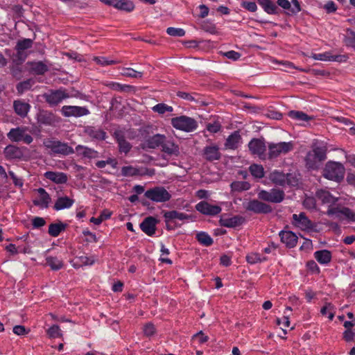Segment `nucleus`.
I'll list each match as a JSON object with an SVG mask.
<instances>
[{"label": "nucleus", "instance_id": "1", "mask_svg": "<svg viewBox=\"0 0 355 355\" xmlns=\"http://www.w3.org/2000/svg\"><path fill=\"white\" fill-rule=\"evenodd\" d=\"M326 159L327 147L324 145L314 146L306 155L305 166L309 170H318Z\"/></svg>", "mask_w": 355, "mask_h": 355}, {"label": "nucleus", "instance_id": "2", "mask_svg": "<svg viewBox=\"0 0 355 355\" xmlns=\"http://www.w3.org/2000/svg\"><path fill=\"white\" fill-rule=\"evenodd\" d=\"M345 168L338 162L328 161L323 168L322 176L337 183L341 182L345 177Z\"/></svg>", "mask_w": 355, "mask_h": 355}, {"label": "nucleus", "instance_id": "3", "mask_svg": "<svg viewBox=\"0 0 355 355\" xmlns=\"http://www.w3.org/2000/svg\"><path fill=\"white\" fill-rule=\"evenodd\" d=\"M28 128L23 125L12 128L7 133V137L12 142H22L29 145L33 141V137L28 132Z\"/></svg>", "mask_w": 355, "mask_h": 355}, {"label": "nucleus", "instance_id": "4", "mask_svg": "<svg viewBox=\"0 0 355 355\" xmlns=\"http://www.w3.org/2000/svg\"><path fill=\"white\" fill-rule=\"evenodd\" d=\"M44 146L51 150L53 155L67 156L73 154L75 152L71 146L59 140L52 139L45 140L44 141Z\"/></svg>", "mask_w": 355, "mask_h": 355}, {"label": "nucleus", "instance_id": "5", "mask_svg": "<svg viewBox=\"0 0 355 355\" xmlns=\"http://www.w3.org/2000/svg\"><path fill=\"white\" fill-rule=\"evenodd\" d=\"M257 198L264 202L280 203L285 198V193L282 189L272 188L270 190H259L257 193Z\"/></svg>", "mask_w": 355, "mask_h": 355}, {"label": "nucleus", "instance_id": "6", "mask_svg": "<svg viewBox=\"0 0 355 355\" xmlns=\"http://www.w3.org/2000/svg\"><path fill=\"white\" fill-rule=\"evenodd\" d=\"M171 125L177 130L187 132H193L198 128V122L193 118L182 115L171 119Z\"/></svg>", "mask_w": 355, "mask_h": 355}, {"label": "nucleus", "instance_id": "7", "mask_svg": "<svg viewBox=\"0 0 355 355\" xmlns=\"http://www.w3.org/2000/svg\"><path fill=\"white\" fill-rule=\"evenodd\" d=\"M144 196L155 202H166L171 198L170 193L163 187H155L148 189L145 191Z\"/></svg>", "mask_w": 355, "mask_h": 355}, {"label": "nucleus", "instance_id": "8", "mask_svg": "<svg viewBox=\"0 0 355 355\" xmlns=\"http://www.w3.org/2000/svg\"><path fill=\"white\" fill-rule=\"evenodd\" d=\"M294 148L293 141L270 143L268 144V156L270 159H274L279 157L281 154H286L292 151Z\"/></svg>", "mask_w": 355, "mask_h": 355}, {"label": "nucleus", "instance_id": "9", "mask_svg": "<svg viewBox=\"0 0 355 355\" xmlns=\"http://www.w3.org/2000/svg\"><path fill=\"white\" fill-rule=\"evenodd\" d=\"M244 208L256 214H268L273 211L271 205L259 198L249 200L247 204H244Z\"/></svg>", "mask_w": 355, "mask_h": 355}, {"label": "nucleus", "instance_id": "10", "mask_svg": "<svg viewBox=\"0 0 355 355\" xmlns=\"http://www.w3.org/2000/svg\"><path fill=\"white\" fill-rule=\"evenodd\" d=\"M291 223L302 231H311L315 227V223L306 216L304 212L293 214Z\"/></svg>", "mask_w": 355, "mask_h": 355}, {"label": "nucleus", "instance_id": "11", "mask_svg": "<svg viewBox=\"0 0 355 355\" xmlns=\"http://www.w3.org/2000/svg\"><path fill=\"white\" fill-rule=\"evenodd\" d=\"M327 214L328 216L335 215L340 220L346 219L350 222H355V211L349 207H329Z\"/></svg>", "mask_w": 355, "mask_h": 355}, {"label": "nucleus", "instance_id": "12", "mask_svg": "<svg viewBox=\"0 0 355 355\" xmlns=\"http://www.w3.org/2000/svg\"><path fill=\"white\" fill-rule=\"evenodd\" d=\"M163 217L164 218V221L166 223H173L175 224V227H180L181 224H178L176 223V220L180 221H188L192 218L191 215H189L187 214L180 212L176 210L172 211H162Z\"/></svg>", "mask_w": 355, "mask_h": 355}, {"label": "nucleus", "instance_id": "13", "mask_svg": "<svg viewBox=\"0 0 355 355\" xmlns=\"http://www.w3.org/2000/svg\"><path fill=\"white\" fill-rule=\"evenodd\" d=\"M43 96L46 102L51 106L56 105L62 100L69 98V94L62 89L50 90L49 92L45 93Z\"/></svg>", "mask_w": 355, "mask_h": 355}, {"label": "nucleus", "instance_id": "14", "mask_svg": "<svg viewBox=\"0 0 355 355\" xmlns=\"http://www.w3.org/2000/svg\"><path fill=\"white\" fill-rule=\"evenodd\" d=\"M196 211L200 214L209 216H215L219 214L222 208L216 205H211L206 200H202L197 203L195 206Z\"/></svg>", "mask_w": 355, "mask_h": 355}, {"label": "nucleus", "instance_id": "15", "mask_svg": "<svg viewBox=\"0 0 355 355\" xmlns=\"http://www.w3.org/2000/svg\"><path fill=\"white\" fill-rule=\"evenodd\" d=\"M62 114L66 117H80L89 114V111L85 107L75 105H64L61 110Z\"/></svg>", "mask_w": 355, "mask_h": 355}, {"label": "nucleus", "instance_id": "16", "mask_svg": "<svg viewBox=\"0 0 355 355\" xmlns=\"http://www.w3.org/2000/svg\"><path fill=\"white\" fill-rule=\"evenodd\" d=\"M248 148L250 153L254 155H257L260 158L265 155L266 146L263 139L254 138L248 143Z\"/></svg>", "mask_w": 355, "mask_h": 355}, {"label": "nucleus", "instance_id": "17", "mask_svg": "<svg viewBox=\"0 0 355 355\" xmlns=\"http://www.w3.org/2000/svg\"><path fill=\"white\" fill-rule=\"evenodd\" d=\"M280 241L288 248H293L298 241L297 236L291 231L281 230L279 232Z\"/></svg>", "mask_w": 355, "mask_h": 355}, {"label": "nucleus", "instance_id": "18", "mask_svg": "<svg viewBox=\"0 0 355 355\" xmlns=\"http://www.w3.org/2000/svg\"><path fill=\"white\" fill-rule=\"evenodd\" d=\"M292 178V174L291 173H284L279 171L275 170L270 175V180L279 186H284L285 184H293L292 182H291V178Z\"/></svg>", "mask_w": 355, "mask_h": 355}, {"label": "nucleus", "instance_id": "19", "mask_svg": "<svg viewBox=\"0 0 355 355\" xmlns=\"http://www.w3.org/2000/svg\"><path fill=\"white\" fill-rule=\"evenodd\" d=\"M159 220L153 216H148L140 223L141 230L148 236H152L155 234L156 225Z\"/></svg>", "mask_w": 355, "mask_h": 355}, {"label": "nucleus", "instance_id": "20", "mask_svg": "<svg viewBox=\"0 0 355 355\" xmlns=\"http://www.w3.org/2000/svg\"><path fill=\"white\" fill-rule=\"evenodd\" d=\"M202 156L207 161L214 162L220 159L221 153L218 146L213 144L204 148Z\"/></svg>", "mask_w": 355, "mask_h": 355}, {"label": "nucleus", "instance_id": "21", "mask_svg": "<svg viewBox=\"0 0 355 355\" xmlns=\"http://www.w3.org/2000/svg\"><path fill=\"white\" fill-rule=\"evenodd\" d=\"M162 151L167 156H178L180 154V148L178 145L174 143L171 139L165 138L162 146Z\"/></svg>", "mask_w": 355, "mask_h": 355}, {"label": "nucleus", "instance_id": "22", "mask_svg": "<svg viewBox=\"0 0 355 355\" xmlns=\"http://www.w3.org/2000/svg\"><path fill=\"white\" fill-rule=\"evenodd\" d=\"M31 106L23 99H17L13 101V109L16 114L21 118L28 115Z\"/></svg>", "mask_w": 355, "mask_h": 355}, {"label": "nucleus", "instance_id": "23", "mask_svg": "<svg viewBox=\"0 0 355 355\" xmlns=\"http://www.w3.org/2000/svg\"><path fill=\"white\" fill-rule=\"evenodd\" d=\"M26 65L28 66L29 73L33 75H44L49 70L48 66L42 61H29Z\"/></svg>", "mask_w": 355, "mask_h": 355}, {"label": "nucleus", "instance_id": "24", "mask_svg": "<svg viewBox=\"0 0 355 355\" xmlns=\"http://www.w3.org/2000/svg\"><path fill=\"white\" fill-rule=\"evenodd\" d=\"M3 153L7 159H21L24 157L22 149L12 144L4 148Z\"/></svg>", "mask_w": 355, "mask_h": 355}, {"label": "nucleus", "instance_id": "25", "mask_svg": "<svg viewBox=\"0 0 355 355\" xmlns=\"http://www.w3.org/2000/svg\"><path fill=\"white\" fill-rule=\"evenodd\" d=\"M114 137L118 144L119 152L128 154L132 148V145L125 139L123 132H115Z\"/></svg>", "mask_w": 355, "mask_h": 355}, {"label": "nucleus", "instance_id": "26", "mask_svg": "<svg viewBox=\"0 0 355 355\" xmlns=\"http://www.w3.org/2000/svg\"><path fill=\"white\" fill-rule=\"evenodd\" d=\"M245 222L244 217L236 215L228 218H220L219 223L221 226L228 228H235L241 225Z\"/></svg>", "mask_w": 355, "mask_h": 355}, {"label": "nucleus", "instance_id": "27", "mask_svg": "<svg viewBox=\"0 0 355 355\" xmlns=\"http://www.w3.org/2000/svg\"><path fill=\"white\" fill-rule=\"evenodd\" d=\"M37 119L39 124L44 125H52L55 122V115L46 110L40 111Z\"/></svg>", "mask_w": 355, "mask_h": 355}, {"label": "nucleus", "instance_id": "28", "mask_svg": "<svg viewBox=\"0 0 355 355\" xmlns=\"http://www.w3.org/2000/svg\"><path fill=\"white\" fill-rule=\"evenodd\" d=\"M37 191L40 194V198L39 200H33L34 205L40 207L42 208H48L49 203L51 201V198L49 194L43 188L37 189Z\"/></svg>", "mask_w": 355, "mask_h": 355}, {"label": "nucleus", "instance_id": "29", "mask_svg": "<svg viewBox=\"0 0 355 355\" xmlns=\"http://www.w3.org/2000/svg\"><path fill=\"white\" fill-rule=\"evenodd\" d=\"M241 136L239 131H234L226 139L225 147L226 149L235 150L239 147L241 141Z\"/></svg>", "mask_w": 355, "mask_h": 355}, {"label": "nucleus", "instance_id": "30", "mask_svg": "<svg viewBox=\"0 0 355 355\" xmlns=\"http://www.w3.org/2000/svg\"><path fill=\"white\" fill-rule=\"evenodd\" d=\"M74 203V200L70 198L68 196H61L58 198L54 205L53 209L55 211H60L64 209L71 208Z\"/></svg>", "mask_w": 355, "mask_h": 355}, {"label": "nucleus", "instance_id": "31", "mask_svg": "<svg viewBox=\"0 0 355 355\" xmlns=\"http://www.w3.org/2000/svg\"><path fill=\"white\" fill-rule=\"evenodd\" d=\"M316 197L322 202V203L330 204L329 207H333L332 205L338 200V198L333 196L329 191L324 189L318 190L316 192Z\"/></svg>", "mask_w": 355, "mask_h": 355}, {"label": "nucleus", "instance_id": "32", "mask_svg": "<svg viewBox=\"0 0 355 355\" xmlns=\"http://www.w3.org/2000/svg\"><path fill=\"white\" fill-rule=\"evenodd\" d=\"M44 177L56 184H64L68 180L67 175L62 172L46 171Z\"/></svg>", "mask_w": 355, "mask_h": 355}, {"label": "nucleus", "instance_id": "33", "mask_svg": "<svg viewBox=\"0 0 355 355\" xmlns=\"http://www.w3.org/2000/svg\"><path fill=\"white\" fill-rule=\"evenodd\" d=\"M257 3L268 15H277L279 9L271 0H257Z\"/></svg>", "mask_w": 355, "mask_h": 355}, {"label": "nucleus", "instance_id": "34", "mask_svg": "<svg viewBox=\"0 0 355 355\" xmlns=\"http://www.w3.org/2000/svg\"><path fill=\"white\" fill-rule=\"evenodd\" d=\"M314 258L322 265H327L331 261V253L327 250L315 251L313 254Z\"/></svg>", "mask_w": 355, "mask_h": 355}, {"label": "nucleus", "instance_id": "35", "mask_svg": "<svg viewBox=\"0 0 355 355\" xmlns=\"http://www.w3.org/2000/svg\"><path fill=\"white\" fill-rule=\"evenodd\" d=\"M114 8L117 10L130 12L135 9V5L130 0H114Z\"/></svg>", "mask_w": 355, "mask_h": 355}, {"label": "nucleus", "instance_id": "36", "mask_svg": "<svg viewBox=\"0 0 355 355\" xmlns=\"http://www.w3.org/2000/svg\"><path fill=\"white\" fill-rule=\"evenodd\" d=\"M166 137L162 135L157 134L149 137L147 141V146L150 148H161Z\"/></svg>", "mask_w": 355, "mask_h": 355}, {"label": "nucleus", "instance_id": "37", "mask_svg": "<svg viewBox=\"0 0 355 355\" xmlns=\"http://www.w3.org/2000/svg\"><path fill=\"white\" fill-rule=\"evenodd\" d=\"M86 133L92 139L97 140H105L106 138V132L103 130L95 127H88L86 129Z\"/></svg>", "mask_w": 355, "mask_h": 355}, {"label": "nucleus", "instance_id": "38", "mask_svg": "<svg viewBox=\"0 0 355 355\" xmlns=\"http://www.w3.org/2000/svg\"><path fill=\"white\" fill-rule=\"evenodd\" d=\"M66 227L67 225L62 222L51 223L49 226L48 233L51 236L57 237L62 232L65 230Z\"/></svg>", "mask_w": 355, "mask_h": 355}, {"label": "nucleus", "instance_id": "39", "mask_svg": "<svg viewBox=\"0 0 355 355\" xmlns=\"http://www.w3.org/2000/svg\"><path fill=\"white\" fill-rule=\"evenodd\" d=\"M246 261L248 263L254 265L258 263H262L268 261V257L265 256H261L259 253L257 252H250L246 255Z\"/></svg>", "mask_w": 355, "mask_h": 355}, {"label": "nucleus", "instance_id": "40", "mask_svg": "<svg viewBox=\"0 0 355 355\" xmlns=\"http://www.w3.org/2000/svg\"><path fill=\"white\" fill-rule=\"evenodd\" d=\"M46 263L53 270H59L64 266V263H63V261L62 259H60L56 257H51V256L47 257L46 258Z\"/></svg>", "mask_w": 355, "mask_h": 355}, {"label": "nucleus", "instance_id": "41", "mask_svg": "<svg viewBox=\"0 0 355 355\" xmlns=\"http://www.w3.org/2000/svg\"><path fill=\"white\" fill-rule=\"evenodd\" d=\"M80 150H84L83 157L89 159H95L99 157V153L94 149L88 148L85 146L78 145L76 147V151L79 152Z\"/></svg>", "mask_w": 355, "mask_h": 355}, {"label": "nucleus", "instance_id": "42", "mask_svg": "<svg viewBox=\"0 0 355 355\" xmlns=\"http://www.w3.org/2000/svg\"><path fill=\"white\" fill-rule=\"evenodd\" d=\"M196 238L201 245L206 247L211 245L214 243L213 239L205 232L197 233Z\"/></svg>", "mask_w": 355, "mask_h": 355}, {"label": "nucleus", "instance_id": "43", "mask_svg": "<svg viewBox=\"0 0 355 355\" xmlns=\"http://www.w3.org/2000/svg\"><path fill=\"white\" fill-rule=\"evenodd\" d=\"M288 116L293 119L299 121H309L312 119L311 116L307 115L302 111L291 110L288 113Z\"/></svg>", "mask_w": 355, "mask_h": 355}, {"label": "nucleus", "instance_id": "44", "mask_svg": "<svg viewBox=\"0 0 355 355\" xmlns=\"http://www.w3.org/2000/svg\"><path fill=\"white\" fill-rule=\"evenodd\" d=\"M250 184L245 181H234L231 183L230 187L232 191L241 192L250 189Z\"/></svg>", "mask_w": 355, "mask_h": 355}, {"label": "nucleus", "instance_id": "45", "mask_svg": "<svg viewBox=\"0 0 355 355\" xmlns=\"http://www.w3.org/2000/svg\"><path fill=\"white\" fill-rule=\"evenodd\" d=\"M33 44V40L29 38H24L17 41L15 49L25 51L26 50L32 48Z\"/></svg>", "mask_w": 355, "mask_h": 355}, {"label": "nucleus", "instance_id": "46", "mask_svg": "<svg viewBox=\"0 0 355 355\" xmlns=\"http://www.w3.org/2000/svg\"><path fill=\"white\" fill-rule=\"evenodd\" d=\"M249 171L251 175L256 178H262L264 177V169L261 165L253 164L249 167Z\"/></svg>", "mask_w": 355, "mask_h": 355}, {"label": "nucleus", "instance_id": "47", "mask_svg": "<svg viewBox=\"0 0 355 355\" xmlns=\"http://www.w3.org/2000/svg\"><path fill=\"white\" fill-rule=\"evenodd\" d=\"M157 332L155 324L150 322L146 323L143 327V333L146 337L150 338Z\"/></svg>", "mask_w": 355, "mask_h": 355}, {"label": "nucleus", "instance_id": "48", "mask_svg": "<svg viewBox=\"0 0 355 355\" xmlns=\"http://www.w3.org/2000/svg\"><path fill=\"white\" fill-rule=\"evenodd\" d=\"M76 259L79 266H92L95 262L94 257H87L85 255L77 256Z\"/></svg>", "mask_w": 355, "mask_h": 355}, {"label": "nucleus", "instance_id": "49", "mask_svg": "<svg viewBox=\"0 0 355 355\" xmlns=\"http://www.w3.org/2000/svg\"><path fill=\"white\" fill-rule=\"evenodd\" d=\"M32 79H28L26 80L19 83L16 87L17 92L19 94H22L25 91L30 89L32 87Z\"/></svg>", "mask_w": 355, "mask_h": 355}, {"label": "nucleus", "instance_id": "50", "mask_svg": "<svg viewBox=\"0 0 355 355\" xmlns=\"http://www.w3.org/2000/svg\"><path fill=\"white\" fill-rule=\"evenodd\" d=\"M16 53L14 55L13 62L18 65H21L27 58L28 54L26 51L15 50Z\"/></svg>", "mask_w": 355, "mask_h": 355}, {"label": "nucleus", "instance_id": "51", "mask_svg": "<svg viewBox=\"0 0 355 355\" xmlns=\"http://www.w3.org/2000/svg\"><path fill=\"white\" fill-rule=\"evenodd\" d=\"M47 334L49 338H55L62 336L61 329L57 324H53L47 330Z\"/></svg>", "mask_w": 355, "mask_h": 355}, {"label": "nucleus", "instance_id": "52", "mask_svg": "<svg viewBox=\"0 0 355 355\" xmlns=\"http://www.w3.org/2000/svg\"><path fill=\"white\" fill-rule=\"evenodd\" d=\"M177 96L180 98H182L184 100H186L187 101H189V102H196L197 101V99L196 98V96H198V94L196 93H188V92H183V91H178L177 92Z\"/></svg>", "mask_w": 355, "mask_h": 355}, {"label": "nucleus", "instance_id": "53", "mask_svg": "<svg viewBox=\"0 0 355 355\" xmlns=\"http://www.w3.org/2000/svg\"><path fill=\"white\" fill-rule=\"evenodd\" d=\"M166 33L173 37H183L186 32L181 28L168 27L166 28Z\"/></svg>", "mask_w": 355, "mask_h": 355}, {"label": "nucleus", "instance_id": "54", "mask_svg": "<svg viewBox=\"0 0 355 355\" xmlns=\"http://www.w3.org/2000/svg\"><path fill=\"white\" fill-rule=\"evenodd\" d=\"M122 75L126 77L140 78L142 77L143 73L141 71H136L132 68H125L123 69Z\"/></svg>", "mask_w": 355, "mask_h": 355}, {"label": "nucleus", "instance_id": "55", "mask_svg": "<svg viewBox=\"0 0 355 355\" xmlns=\"http://www.w3.org/2000/svg\"><path fill=\"white\" fill-rule=\"evenodd\" d=\"M153 110L159 114H164L166 112H172L173 108L164 103H158L153 107Z\"/></svg>", "mask_w": 355, "mask_h": 355}, {"label": "nucleus", "instance_id": "56", "mask_svg": "<svg viewBox=\"0 0 355 355\" xmlns=\"http://www.w3.org/2000/svg\"><path fill=\"white\" fill-rule=\"evenodd\" d=\"M94 60L101 66L112 65L117 63L118 62L114 60H109L106 57L99 56L94 57Z\"/></svg>", "mask_w": 355, "mask_h": 355}, {"label": "nucleus", "instance_id": "57", "mask_svg": "<svg viewBox=\"0 0 355 355\" xmlns=\"http://www.w3.org/2000/svg\"><path fill=\"white\" fill-rule=\"evenodd\" d=\"M121 174L123 176H135L138 174V170L132 166H123Z\"/></svg>", "mask_w": 355, "mask_h": 355}, {"label": "nucleus", "instance_id": "58", "mask_svg": "<svg viewBox=\"0 0 355 355\" xmlns=\"http://www.w3.org/2000/svg\"><path fill=\"white\" fill-rule=\"evenodd\" d=\"M312 58L315 60L331 61L332 55L330 52L327 51L322 53H314Z\"/></svg>", "mask_w": 355, "mask_h": 355}, {"label": "nucleus", "instance_id": "59", "mask_svg": "<svg viewBox=\"0 0 355 355\" xmlns=\"http://www.w3.org/2000/svg\"><path fill=\"white\" fill-rule=\"evenodd\" d=\"M306 268L311 273L318 275L320 272V269L316 262L313 260H309L306 264Z\"/></svg>", "mask_w": 355, "mask_h": 355}, {"label": "nucleus", "instance_id": "60", "mask_svg": "<svg viewBox=\"0 0 355 355\" xmlns=\"http://www.w3.org/2000/svg\"><path fill=\"white\" fill-rule=\"evenodd\" d=\"M241 6L243 8L252 12L257 10V6L254 1H243Z\"/></svg>", "mask_w": 355, "mask_h": 355}, {"label": "nucleus", "instance_id": "61", "mask_svg": "<svg viewBox=\"0 0 355 355\" xmlns=\"http://www.w3.org/2000/svg\"><path fill=\"white\" fill-rule=\"evenodd\" d=\"M343 338L347 342H352L355 340V329L345 330L343 333Z\"/></svg>", "mask_w": 355, "mask_h": 355}, {"label": "nucleus", "instance_id": "62", "mask_svg": "<svg viewBox=\"0 0 355 355\" xmlns=\"http://www.w3.org/2000/svg\"><path fill=\"white\" fill-rule=\"evenodd\" d=\"M9 176L12 180L15 186L18 187H22L24 185V180L22 178H18L13 171H10L8 172Z\"/></svg>", "mask_w": 355, "mask_h": 355}, {"label": "nucleus", "instance_id": "63", "mask_svg": "<svg viewBox=\"0 0 355 355\" xmlns=\"http://www.w3.org/2000/svg\"><path fill=\"white\" fill-rule=\"evenodd\" d=\"M277 4L283 9L288 10L287 15H291V3L288 0H277Z\"/></svg>", "mask_w": 355, "mask_h": 355}, {"label": "nucleus", "instance_id": "64", "mask_svg": "<svg viewBox=\"0 0 355 355\" xmlns=\"http://www.w3.org/2000/svg\"><path fill=\"white\" fill-rule=\"evenodd\" d=\"M45 224H46V221L42 217L36 216V217L33 218L32 220V225L34 228H40V227H43L44 225H45Z\"/></svg>", "mask_w": 355, "mask_h": 355}]
</instances>
